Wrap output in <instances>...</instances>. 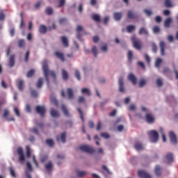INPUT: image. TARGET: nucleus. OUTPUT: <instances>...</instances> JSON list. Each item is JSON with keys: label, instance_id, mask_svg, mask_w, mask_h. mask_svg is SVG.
<instances>
[{"label": "nucleus", "instance_id": "5701e85b", "mask_svg": "<svg viewBox=\"0 0 178 178\" xmlns=\"http://www.w3.org/2000/svg\"><path fill=\"white\" fill-rule=\"evenodd\" d=\"M50 113H51V116H52V118H59V112H58V111L51 108L50 111Z\"/></svg>", "mask_w": 178, "mask_h": 178}, {"label": "nucleus", "instance_id": "2f4dec72", "mask_svg": "<svg viewBox=\"0 0 178 178\" xmlns=\"http://www.w3.org/2000/svg\"><path fill=\"white\" fill-rule=\"evenodd\" d=\"M24 84V81H23V80L18 81L17 87H18V90H19V91H23V85Z\"/></svg>", "mask_w": 178, "mask_h": 178}, {"label": "nucleus", "instance_id": "412c9836", "mask_svg": "<svg viewBox=\"0 0 178 178\" xmlns=\"http://www.w3.org/2000/svg\"><path fill=\"white\" fill-rule=\"evenodd\" d=\"M166 159L168 162V163H172L174 162V159H173V154L172 153H168L166 155Z\"/></svg>", "mask_w": 178, "mask_h": 178}, {"label": "nucleus", "instance_id": "a18cd8bd", "mask_svg": "<svg viewBox=\"0 0 178 178\" xmlns=\"http://www.w3.org/2000/svg\"><path fill=\"white\" fill-rule=\"evenodd\" d=\"M60 139L62 143H66V132H63L61 134Z\"/></svg>", "mask_w": 178, "mask_h": 178}, {"label": "nucleus", "instance_id": "aec40b11", "mask_svg": "<svg viewBox=\"0 0 178 178\" xmlns=\"http://www.w3.org/2000/svg\"><path fill=\"white\" fill-rule=\"evenodd\" d=\"M172 23V18L168 17L164 22V27L165 29H169L170 27V24Z\"/></svg>", "mask_w": 178, "mask_h": 178}, {"label": "nucleus", "instance_id": "7ed1b4c3", "mask_svg": "<svg viewBox=\"0 0 178 178\" xmlns=\"http://www.w3.org/2000/svg\"><path fill=\"white\" fill-rule=\"evenodd\" d=\"M79 149L83 152H86L87 154H94V152H95V149H94V148L87 145H82L79 146Z\"/></svg>", "mask_w": 178, "mask_h": 178}, {"label": "nucleus", "instance_id": "cd10ccee", "mask_svg": "<svg viewBox=\"0 0 178 178\" xmlns=\"http://www.w3.org/2000/svg\"><path fill=\"white\" fill-rule=\"evenodd\" d=\"M136 30V26L134 25H128L127 26V33H131Z\"/></svg>", "mask_w": 178, "mask_h": 178}, {"label": "nucleus", "instance_id": "bb28decb", "mask_svg": "<svg viewBox=\"0 0 178 178\" xmlns=\"http://www.w3.org/2000/svg\"><path fill=\"white\" fill-rule=\"evenodd\" d=\"M123 14L122 13H114V19L115 20L119 21L122 19Z\"/></svg>", "mask_w": 178, "mask_h": 178}, {"label": "nucleus", "instance_id": "8fccbe9b", "mask_svg": "<svg viewBox=\"0 0 178 178\" xmlns=\"http://www.w3.org/2000/svg\"><path fill=\"white\" fill-rule=\"evenodd\" d=\"M82 94H87L88 95H91V93L90 92V90L84 88L81 90Z\"/></svg>", "mask_w": 178, "mask_h": 178}, {"label": "nucleus", "instance_id": "69168bd1", "mask_svg": "<svg viewBox=\"0 0 178 178\" xmlns=\"http://www.w3.org/2000/svg\"><path fill=\"white\" fill-rule=\"evenodd\" d=\"M80 31H83V26L81 25H78L76 26V32L80 33Z\"/></svg>", "mask_w": 178, "mask_h": 178}, {"label": "nucleus", "instance_id": "4d7b16f0", "mask_svg": "<svg viewBox=\"0 0 178 178\" xmlns=\"http://www.w3.org/2000/svg\"><path fill=\"white\" fill-rule=\"evenodd\" d=\"M65 3H66L65 0H59V4H58V8H62V6H64Z\"/></svg>", "mask_w": 178, "mask_h": 178}, {"label": "nucleus", "instance_id": "f03ea898", "mask_svg": "<svg viewBox=\"0 0 178 178\" xmlns=\"http://www.w3.org/2000/svg\"><path fill=\"white\" fill-rule=\"evenodd\" d=\"M149 136L152 143H158V140H159V134H158V131L155 130L149 131Z\"/></svg>", "mask_w": 178, "mask_h": 178}, {"label": "nucleus", "instance_id": "052dcab7", "mask_svg": "<svg viewBox=\"0 0 178 178\" xmlns=\"http://www.w3.org/2000/svg\"><path fill=\"white\" fill-rule=\"evenodd\" d=\"M108 22H109V16L104 17L103 19L104 24H107Z\"/></svg>", "mask_w": 178, "mask_h": 178}, {"label": "nucleus", "instance_id": "6ab92c4d", "mask_svg": "<svg viewBox=\"0 0 178 178\" xmlns=\"http://www.w3.org/2000/svg\"><path fill=\"white\" fill-rule=\"evenodd\" d=\"M135 149L136 151H143L144 149V147L143 146V143L137 142L135 143Z\"/></svg>", "mask_w": 178, "mask_h": 178}, {"label": "nucleus", "instance_id": "2eb2a0df", "mask_svg": "<svg viewBox=\"0 0 178 178\" xmlns=\"http://www.w3.org/2000/svg\"><path fill=\"white\" fill-rule=\"evenodd\" d=\"M54 55L58 58V59H60L62 62H65V56L63 55V53L60 51H56Z\"/></svg>", "mask_w": 178, "mask_h": 178}, {"label": "nucleus", "instance_id": "37998d69", "mask_svg": "<svg viewBox=\"0 0 178 178\" xmlns=\"http://www.w3.org/2000/svg\"><path fill=\"white\" fill-rule=\"evenodd\" d=\"M26 157L30 158L31 156V150L30 149V147L26 146Z\"/></svg>", "mask_w": 178, "mask_h": 178}, {"label": "nucleus", "instance_id": "3c124183", "mask_svg": "<svg viewBox=\"0 0 178 178\" xmlns=\"http://www.w3.org/2000/svg\"><path fill=\"white\" fill-rule=\"evenodd\" d=\"M77 111H78L79 113L80 114V118H81L82 122H84V116L83 115V111H81V109L80 108H78Z\"/></svg>", "mask_w": 178, "mask_h": 178}, {"label": "nucleus", "instance_id": "20e7f679", "mask_svg": "<svg viewBox=\"0 0 178 178\" xmlns=\"http://www.w3.org/2000/svg\"><path fill=\"white\" fill-rule=\"evenodd\" d=\"M35 111L41 118H44V116H45V107L44 106H37L35 107Z\"/></svg>", "mask_w": 178, "mask_h": 178}, {"label": "nucleus", "instance_id": "72a5a7b5", "mask_svg": "<svg viewBox=\"0 0 178 178\" xmlns=\"http://www.w3.org/2000/svg\"><path fill=\"white\" fill-rule=\"evenodd\" d=\"M46 144H47L49 147H54L55 143H54V140L52 139H47Z\"/></svg>", "mask_w": 178, "mask_h": 178}, {"label": "nucleus", "instance_id": "9b49d317", "mask_svg": "<svg viewBox=\"0 0 178 178\" xmlns=\"http://www.w3.org/2000/svg\"><path fill=\"white\" fill-rule=\"evenodd\" d=\"M159 47L161 49V55L162 56H165V49L166 48V44H165V42H160Z\"/></svg>", "mask_w": 178, "mask_h": 178}, {"label": "nucleus", "instance_id": "c756f323", "mask_svg": "<svg viewBox=\"0 0 178 178\" xmlns=\"http://www.w3.org/2000/svg\"><path fill=\"white\" fill-rule=\"evenodd\" d=\"M67 95H68L69 99H72V98L74 97L72 88H69L67 89Z\"/></svg>", "mask_w": 178, "mask_h": 178}, {"label": "nucleus", "instance_id": "c03bdc74", "mask_svg": "<svg viewBox=\"0 0 178 178\" xmlns=\"http://www.w3.org/2000/svg\"><path fill=\"white\" fill-rule=\"evenodd\" d=\"M50 102H51V104H54L55 106H58V100H56V98L52 97H50Z\"/></svg>", "mask_w": 178, "mask_h": 178}, {"label": "nucleus", "instance_id": "c85d7f7f", "mask_svg": "<svg viewBox=\"0 0 178 178\" xmlns=\"http://www.w3.org/2000/svg\"><path fill=\"white\" fill-rule=\"evenodd\" d=\"M42 84H44V80L42 78H39L36 84L37 88H41V87H42Z\"/></svg>", "mask_w": 178, "mask_h": 178}, {"label": "nucleus", "instance_id": "f3484780", "mask_svg": "<svg viewBox=\"0 0 178 178\" xmlns=\"http://www.w3.org/2000/svg\"><path fill=\"white\" fill-rule=\"evenodd\" d=\"M154 173L157 177H159L161 175H162V168H161V165H157L155 166Z\"/></svg>", "mask_w": 178, "mask_h": 178}, {"label": "nucleus", "instance_id": "603ef678", "mask_svg": "<svg viewBox=\"0 0 178 178\" xmlns=\"http://www.w3.org/2000/svg\"><path fill=\"white\" fill-rule=\"evenodd\" d=\"M75 77H76L77 80L80 81L81 80V77L80 76V72L79 70H75Z\"/></svg>", "mask_w": 178, "mask_h": 178}, {"label": "nucleus", "instance_id": "c9c22d12", "mask_svg": "<svg viewBox=\"0 0 178 178\" xmlns=\"http://www.w3.org/2000/svg\"><path fill=\"white\" fill-rule=\"evenodd\" d=\"M34 73H35V70H29L27 74H26V77H33V76H34Z\"/></svg>", "mask_w": 178, "mask_h": 178}, {"label": "nucleus", "instance_id": "4468645a", "mask_svg": "<svg viewBox=\"0 0 178 178\" xmlns=\"http://www.w3.org/2000/svg\"><path fill=\"white\" fill-rule=\"evenodd\" d=\"M146 122L147 123H154L155 122V118L152 116V115L149 113H147L145 115Z\"/></svg>", "mask_w": 178, "mask_h": 178}, {"label": "nucleus", "instance_id": "680f3d73", "mask_svg": "<svg viewBox=\"0 0 178 178\" xmlns=\"http://www.w3.org/2000/svg\"><path fill=\"white\" fill-rule=\"evenodd\" d=\"M152 48L153 52H156V51H158V47H156V44H155V43H152Z\"/></svg>", "mask_w": 178, "mask_h": 178}, {"label": "nucleus", "instance_id": "39448f33", "mask_svg": "<svg viewBox=\"0 0 178 178\" xmlns=\"http://www.w3.org/2000/svg\"><path fill=\"white\" fill-rule=\"evenodd\" d=\"M17 152L19 155V162H24V161H26V158L24 157V153L23 152V148L19 147L17 150Z\"/></svg>", "mask_w": 178, "mask_h": 178}, {"label": "nucleus", "instance_id": "f8f14e48", "mask_svg": "<svg viewBox=\"0 0 178 178\" xmlns=\"http://www.w3.org/2000/svg\"><path fill=\"white\" fill-rule=\"evenodd\" d=\"M128 79L129 80V81H131L134 86H136L137 84V78L136 77V76H134V74H129L128 76Z\"/></svg>", "mask_w": 178, "mask_h": 178}, {"label": "nucleus", "instance_id": "6e6d98bb", "mask_svg": "<svg viewBox=\"0 0 178 178\" xmlns=\"http://www.w3.org/2000/svg\"><path fill=\"white\" fill-rule=\"evenodd\" d=\"M144 13L145 15H147V16H151L152 15V11H151V10L145 9Z\"/></svg>", "mask_w": 178, "mask_h": 178}, {"label": "nucleus", "instance_id": "bf43d9fd", "mask_svg": "<svg viewBox=\"0 0 178 178\" xmlns=\"http://www.w3.org/2000/svg\"><path fill=\"white\" fill-rule=\"evenodd\" d=\"M29 56H30V51H27L26 54H25V62L26 63L29 62Z\"/></svg>", "mask_w": 178, "mask_h": 178}, {"label": "nucleus", "instance_id": "e2e57ef3", "mask_svg": "<svg viewBox=\"0 0 178 178\" xmlns=\"http://www.w3.org/2000/svg\"><path fill=\"white\" fill-rule=\"evenodd\" d=\"M26 167L27 169H29V170H30V172H31L33 170V167L31 166V163L30 162H27L26 163Z\"/></svg>", "mask_w": 178, "mask_h": 178}, {"label": "nucleus", "instance_id": "a211bd4d", "mask_svg": "<svg viewBox=\"0 0 178 178\" xmlns=\"http://www.w3.org/2000/svg\"><path fill=\"white\" fill-rule=\"evenodd\" d=\"M127 17L128 19H137V14H136V13L131 10H128Z\"/></svg>", "mask_w": 178, "mask_h": 178}, {"label": "nucleus", "instance_id": "13d9d810", "mask_svg": "<svg viewBox=\"0 0 178 178\" xmlns=\"http://www.w3.org/2000/svg\"><path fill=\"white\" fill-rule=\"evenodd\" d=\"M145 59L147 63L148 64L151 63V58H149V56H148V54H145Z\"/></svg>", "mask_w": 178, "mask_h": 178}, {"label": "nucleus", "instance_id": "ddd939ff", "mask_svg": "<svg viewBox=\"0 0 178 178\" xmlns=\"http://www.w3.org/2000/svg\"><path fill=\"white\" fill-rule=\"evenodd\" d=\"M60 40L63 47L67 48L69 47V40H67V38L66 36H61Z\"/></svg>", "mask_w": 178, "mask_h": 178}, {"label": "nucleus", "instance_id": "de8ad7c7", "mask_svg": "<svg viewBox=\"0 0 178 178\" xmlns=\"http://www.w3.org/2000/svg\"><path fill=\"white\" fill-rule=\"evenodd\" d=\"M161 63H162V59L156 58V62H155V66L156 67H159V66H161Z\"/></svg>", "mask_w": 178, "mask_h": 178}, {"label": "nucleus", "instance_id": "473e14b6", "mask_svg": "<svg viewBox=\"0 0 178 178\" xmlns=\"http://www.w3.org/2000/svg\"><path fill=\"white\" fill-rule=\"evenodd\" d=\"M164 5L165 8H172L173 6L170 0H165Z\"/></svg>", "mask_w": 178, "mask_h": 178}, {"label": "nucleus", "instance_id": "0eeeda50", "mask_svg": "<svg viewBox=\"0 0 178 178\" xmlns=\"http://www.w3.org/2000/svg\"><path fill=\"white\" fill-rule=\"evenodd\" d=\"M138 175L139 177L141 178H151V175L147 173V172L143 170H140L139 171H138Z\"/></svg>", "mask_w": 178, "mask_h": 178}, {"label": "nucleus", "instance_id": "864d4df0", "mask_svg": "<svg viewBox=\"0 0 178 178\" xmlns=\"http://www.w3.org/2000/svg\"><path fill=\"white\" fill-rule=\"evenodd\" d=\"M60 24H66L67 23V19L66 18H61L59 20Z\"/></svg>", "mask_w": 178, "mask_h": 178}, {"label": "nucleus", "instance_id": "b1692460", "mask_svg": "<svg viewBox=\"0 0 178 178\" xmlns=\"http://www.w3.org/2000/svg\"><path fill=\"white\" fill-rule=\"evenodd\" d=\"M92 19L94 22H97V23H99V22H101V17H99V15L98 14H93L92 15Z\"/></svg>", "mask_w": 178, "mask_h": 178}, {"label": "nucleus", "instance_id": "338daca9", "mask_svg": "<svg viewBox=\"0 0 178 178\" xmlns=\"http://www.w3.org/2000/svg\"><path fill=\"white\" fill-rule=\"evenodd\" d=\"M129 111H136V105L135 104H131L129 107Z\"/></svg>", "mask_w": 178, "mask_h": 178}, {"label": "nucleus", "instance_id": "09e8293b", "mask_svg": "<svg viewBox=\"0 0 178 178\" xmlns=\"http://www.w3.org/2000/svg\"><path fill=\"white\" fill-rule=\"evenodd\" d=\"M159 31H161V29L159 28V26H155L153 27V32L155 34H158V33H159Z\"/></svg>", "mask_w": 178, "mask_h": 178}, {"label": "nucleus", "instance_id": "ea45409f", "mask_svg": "<svg viewBox=\"0 0 178 178\" xmlns=\"http://www.w3.org/2000/svg\"><path fill=\"white\" fill-rule=\"evenodd\" d=\"M9 170L10 175L12 176V177H16V172H15L13 167H10Z\"/></svg>", "mask_w": 178, "mask_h": 178}, {"label": "nucleus", "instance_id": "1a4fd4ad", "mask_svg": "<svg viewBox=\"0 0 178 178\" xmlns=\"http://www.w3.org/2000/svg\"><path fill=\"white\" fill-rule=\"evenodd\" d=\"M169 137L170 143H172V144H177V138L176 137V134H175L173 131H170Z\"/></svg>", "mask_w": 178, "mask_h": 178}, {"label": "nucleus", "instance_id": "e433bc0d", "mask_svg": "<svg viewBox=\"0 0 178 178\" xmlns=\"http://www.w3.org/2000/svg\"><path fill=\"white\" fill-rule=\"evenodd\" d=\"M127 56L129 62H131V60H133V51L130 50L128 51Z\"/></svg>", "mask_w": 178, "mask_h": 178}, {"label": "nucleus", "instance_id": "4be33fe9", "mask_svg": "<svg viewBox=\"0 0 178 178\" xmlns=\"http://www.w3.org/2000/svg\"><path fill=\"white\" fill-rule=\"evenodd\" d=\"M61 109L65 116H67V118H69V116H70V114H69V111L67 110V108H66V106H65V104H63L61 106Z\"/></svg>", "mask_w": 178, "mask_h": 178}, {"label": "nucleus", "instance_id": "79ce46f5", "mask_svg": "<svg viewBox=\"0 0 178 178\" xmlns=\"http://www.w3.org/2000/svg\"><path fill=\"white\" fill-rule=\"evenodd\" d=\"M86 175H87L86 171H77L78 177H83Z\"/></svg>", "mask_w": 178, "mask_h": 178}, {"label": "nucleus", "instance_id": "f257e3e1", "mask_svg": "<svg viewBox=\"0 0 178 178\" xmlns=\"http://www.w3.org/2000/svg\"><path fill=\"white\" fill-rule=\"evenodd\" d=\"M42 65L43 73L47 83V86L48 87H49V76L55 79H56V74H55V72L49 71V67H48V62L47 60H44L42 63Z\"/></svg>", "mask_w": 178, "mask_h": 178}, {"label": "nucleus", "instance_id": "49530a36", "mask_svg": "<svg viewBox=\"0 0 178 178\" xmlns=\"http://www.w3.org/2000/svg\"><path fill=\"white\" fill-rule=\"evenodd\" d=\"M46 170H51L52 169V162L49 161L48 163L45 165Z\"/></svg>", "mask_w": 178, "mask_h": 178}, {"label": "nucleus", "instance_id": "f704fd0d", "mask_svg": "<svg viewBox=\"0 0 178 178\" xmlns=\"http://www.w3.org/2000/svg\"><path fill=\"white\" fill-rule=\"evenodd\" d=\"M31 97H33V98H37L38 97V92L35 90H31Z\"/></svg>", "mask_w": 178, "mask_h": 178}, {"label": "nucleus", "instance_id": "a19ab883", "mask_svg": "<svg viewBox=\"0 0 178 178\" xmlns=\"http://www.w3.org/2000/svg\"><path fill=\"white\" fill-rule=\"evenodd\" d=\"M47 15H52L54 13V10H52V8L47 7L45 10Z\"/></svg>", "mask_w": 178, "mask_h": 178}, {"label": "nucleus", "instance_id": "0e129e2a", "mask_svg": "<svg viewBox=\"0 0 178 178\" xmlns=\"http://www.w3.org/2000/svg\"><path fill=\"white\" fill-rule=\"evenodd\" d=\"M147 83V81H145V80H144V79H142V80H140V82H139V86L140 87V88H142L145 84H146Z\"/></svg>", "mask_w": 178, "mask_h": 178}, {"label": "nucleus", "instance_id": "a878e982", "mask_svg": "<svg viewBox=\"0 0 178 178\" xmlns=\"http://www.w3.org/2000/svg\"><path fill=\"white\" fill-rule=\"evenodd\" d=\"M9 66H10V67H13L15 66V55H12L10 57Z\"/></svg>", "mask_w": 178, "mask_h": 178}, {"label": "nucleus", "instance_id": "7c9ffc66", "mask_svg": "<svg viewBox=\"0 0 178 178\" xmlns=\"http://www.w3.org/2000/svg\"><path fill=\"white\" fill-rule=\"evenodd\" d=\"M62 76L63 80H67V79H69V74L67 73V71L65 70H62Z\"/></svg>", "mask_w": 178, "mask_h": 178}, {"label": "nucleus", "instance_id": "393cba45", "mask_svg": "<svg viewBox=\"0 0 178 178\" xmlns=\"http://www.w3.org/2000/svg\"><path fill=\"white\" fill-rule=\"evenodd\" d=\"M39 31L41 34H45L47 31V26H45V25H40L39 27Z\"/></svg>", "mask_w": 178, "mask_h": 178}, {"label": "nucleus", "instance_id": "9d476101", "mask_svg": "<svg viewBox=\"0 0 178 178\" xmlns=\"http://www.w3.org/2000/svg\"><path fill=\"white\" fill-rule=\"evenodd\" d=\"M9 115V111L6 109L4 110V113L3 114V118H4V119H6L7 122H15V118H8V116Z\"/></svg>", "mask_w": 178, "mask_h": 178}, {"label": "nucleus", "instance_id": "58836bf2", "mask_svg": "<svg viewBox=\"0 0 178 178\" xmlns=\"http://www.w3.org/2000/svg\"><path fill=\"white\" fill-rule=\"evenodd\" d=\"M92 52L93 56H95V58H97V55H98V50L97 49V47L95 46L92 47Z\"/></svg>", "mask_w": 178, "mask_h": 178}, {"label": "nucleus", "instance_id": "423d86ee", "mask_svg": "<svg viewBox=\"0 0 178 178\" xmlns=\"http://www.w3.org/2000/svg\"><path fill=\"white\" fill-rule=\"evenodd\" d=\"M131 41L133 42V45L136 49H138V51L141 50V42L138 40H136L134 38H131Z\"/></svg>", "mask_w": 178, "mask_h": 178}, {"label": "nucleus", "instance_id": "6e6552de", "mask_svg": "<svg viewBox=\"0 0 178 178\" xmlns=\"http://www.w3.org/2000/svg\"><path fill=\"white\" fill-rule=\"evenodd\" d=\"M118 84H119L120 92H124V81H123V78L122 77L119 78Z\"/></svg>", "mask_w": 178, "mask_h": 178}, {"label": "nucleus", "instance_id": "4c0bfd02", "mask_svg": "<svg viewBox=\"0 0 178 178\" xmlns=\"http://www.w3.org/2000/svg\"><path fill=\"white\" fill-rule=\"evenodd\" d=\"M24 45H26V44L24 43V40L20 39L18 41V47H19V48H23V47H24Z\"/></svg>", "mask_w": 178, "mask_h": 178}, {"label": "nucleus", "instance_id": "5fc2aeb1", "mask_svg": "<svg viewBox=\"0 0 178 178\" xmlns=\"http://www.w3.org/2000/svg\"><path fill=\"white\" fill-rule=\"evenodd\" d=\"M156 84L158 86V87H162L163 82H162V79H157L156 80Z\"/></svg>", "mask_w": 178, "mask_h": 178}, {"label": "nucleus", "instance_id": "774afa93", "mask_svg": "<svg viewBox=\"0 0 178 178\" xmlns=\"http://www.w3.org/2000/svg\"><path fill=\"white\" fill-rule=\"evenodd\" d=\"M31 131H33L34 134H36V136H38V134H39L38 129L37 128H35V127H34L33 129H32L31 130Z\"/></svg>", "mask_w": 178, "mask_h": 178}, {"label": "nucleus", "instance_id": "dca6fc26", "mask_svg": "<svg viewBox=\"0 0 178 178\" xmlns=\"http://www.w3.org/2000/svg\"><path fill=\"white\" fill-rule=\"evenodd\" d=\"M138 34L140 35H148V30H147V28L143 26L139 29Z\"/></svg>", "mask_w": 178, "mask_h": 178}]
</instances>
